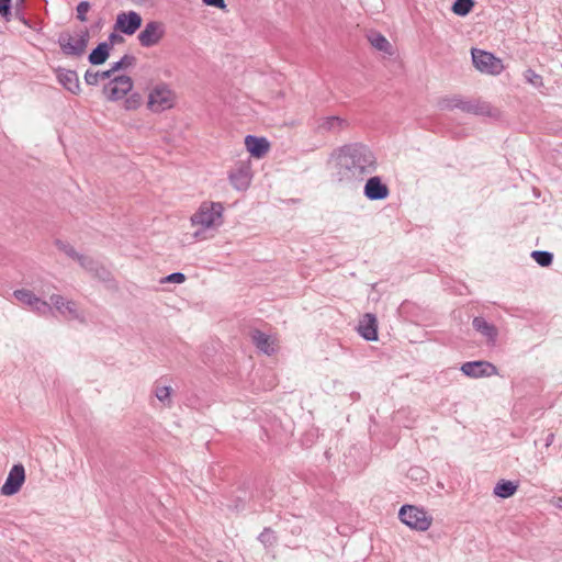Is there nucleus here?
Instances as JSON below:
<instances>
[{
  "instance_id": "obj_1",
  "label": "nucleus",
  "mask_w": 562,
  "mask_h": 562,
  "mask_svg": "<svg viewBox=\"0 0 562 562\" xmlns=\"http://www.w3.org/2000/svg\"><path fill=\"white\" fill-rule=\"evenodd\" d=\"M224 206L220 202L204 201L190 217L196 240L207 238L209 231H215L223 224Z\"/></svg>"
},
{
  "instance_id": "obj_2",
  "label": "nucleus",
  "mask_w": 562,
  "mask_h": 562,
  "mask_svg": "<svg viewBox=\"0 0 562 562\" xmlns=\"http://www.w3.org/2000/svg\"><path fill=\"white\" fill-rule=\"evenodd\" d=\"M177 103V94L165 82L154 85L147 95V108L155 113L172 109Z\"/></svg>"
},
{
  "instance_id": "obj_3",
  "label": "nucleus",
  "mask_w": 562,
  "mask_h": 562,
  "mask_svg": "<svg viewBox=\"0 0 562 562\" xmlns=\"http://www.w3.org/2000/svg\"><path fill=\"white\" fill-rule=\"evenodd\" d=\"M400 520L411 529L426 531L432 524V517L423 508L404 505L398 512Z\"/></svg>"
},
{
  "instance_id": "obj_4",
  "label": "nucleus",
  "mask_w": 562,
  "mask_h": 562,
  "mask_svg": "<svg viewBox=\"0 0 562 562\" xmlns=\"http://www.w3.org/2000/svg\"><path fill=\"white\" fill-rule=\"evenodd\" d=\"M88 40V31L80 30L61 34L58 38V43L64 54L68 56H81L86 52Z\"/></svg>"
},
{
  "instance_id": "obj_5",
  "label": "nucleus",
  "mask_w": 562,
  "mask_h": 562,
  "mask_svg": "<svg viewBox=\"0 0 562 562\" xmlns=\"http://www.w3.org/2000/svg\"><path fill=\"white\" fill-rule=\"evenodd\" d=\"M471 54L473 64L479 71L496 76L504 70L502 59L497 58L492 53L473 48Z\"/></svg>"
},
{
  "instance_id": "obj_6",
  "label": "nucleus",
  "mask_w": 562,
  "mask_h": 562,
  "mask_svg": "<svg viewBox=\"0 0 562 562\" xmlns=\"http://www.w3.org/2000/svg\"><path fill=\"white\" fill-rule=\"evenodd\" d=\"M251 179L252 170L249 159L237 160L228 170V180L236 190H246L250 186Z\"/></svg>"
},
{
  "instance_id": "obj_7",
  "label": "nucleus",
  "mask_w": 562,
  "mask_h": 562,
  "mask_svg": "<svg viewBox=\"0 0 562 562\" xmlns=\"http://www.w3.org/2000/svg\"><path fill=\"white\" fill-rule=\"evenodd\" d=\"M133 89V80L125 75L114 76L103 88V93L110 101L123 99Z\"/></svg>"
},
{
  "instance_id": "obj_8",
  "label": "nucleus",
  "mask_w": 562,
  "mask_h": 562,
  "mask_svg": "<svg viewBox=\"0 0 562 562\" xmlns=\"http://www.w3.org/2000/svg\"><path fill=\"white\" fill-rule=\"evenodd\" d=\"M25 482V470L22 464H15L9 472V475L1 486V494L12 496L16 494Z\"/></svg>"
},
{
  "instance_id": "obj_9",
  "label": "nucleus",
  "mask_w": 562,
  "mask_h": 562,
  "mask_svg": "<svg viewBox=\"0 0 562 562\" xmlns=\"http://www.w3.org/2000/svg\"><path fill=\"white\" fill-rule=\"evenodd\" d=\"M142 16L135 12H121L116 16L114 30L127 35H133L142 25Z\"/></svg>"
},
{
  "instance_id": "obj_10",
  "label": "nucleus",
  "mask_w": 562,
  "mask_h": 562,
  "mask_svg": "<svg viewBox=\"0 0 562 562\" xmlns=\"http://www.w3.org/2000/svg\"><path fill=\"white\" fill-rule=\"evenodd\" d=\"M252 344L267 356H272L279 350V339L276 336L265 334L259 329L250 331Z\"/></svg>"
},
{
  "instance_id": "obj_11",
  "label": "nucleus",
  "mask_w": 562,
  "mask_h": 562,
  "mask_svg": "<svg viewBox=\"0 0 562 562\" xmlns=\"http://www.w3.org/2000/svg\"><path fill=\"white\" fill-rule=\"evenodd\" d=\"M461 371L470 378L492 376L497 374L495 366L487 361L465 362L461 367Z\"/></svg>"
},
{
  "instance_id": "obj_12",
  "label": "nucleus",
  "mask_w": 562,
  "mask_h": 562,
  "mask_svg": "<svg viewBox=\"0 0 562 562\" xmlns=\"http://www.w3.org/2000/svg\"><path fill=\"white\" fill-rule=\"evenodd\" d=\"M245 148L255 159L263 158L271 148L270 142L266 137L247 135L244 139Z\"/></svg>"
},
{
  "instance_id": "obj_13",
  "label": "nucleus",
  "mask_w": 562,
  "mask_h": 562,
  "mask_svg": "<svg viewBox=\"0 0 562 562\" xmlns=\"http://www.w3.org/2000/svg\"><path fill=\"white\" fill-rule=\"evenodd\" d=\"M164 30L162 25L159 22H149L146 24L145 29L138 34L139 43L149 47L156 45L162 37Z\"/></svg>"
},
{
  "instance_id": "obj_14",
  "label": "nucleus",
  "mask_w": 562,
  "mask_h": 562,
  "mask_svg": "<svg viewBox=\"0 0 562 562\" xmlns=\"http://www.w3.org/2000/svg\"><path fill=\"white\" fill-rule=\"evenodd\" d=\"M390 191L379 177L370 178L364 186V194L370 200H383Z\"/></svg>"
},
{
  "instance_id": "obj_15",
  "label": "nucleus",
  "mask_w": 562,
  "mask_h": 562,
  "mask_svg": "<svg viewBox=\"0 0 562 562\" xmlns=\"http://www.w3.org/2000/svg\"><path fill=\"white\" fill-rule=\"evenodd\" d=\"M13 295L18 301L33 307L37 312L44 313L48 308V304L45 301L40 300L30 290H15Z\"/></svg>"
},
{
  "instance_id": "obj_16",
  "label": "nucleus",
  "mask_w": 562,
  "mask_h": 562,
  "mask_svg": "<svg viewBox=\"0 0 562 562\" xmlns=\"http://www.w3.org/2000/svg\"><path fill=\"white\" fill-rule=\"evenodd\" d=\"M358 330L360 335L367 340L378 339V323L372 314H364L359 323Z\"/></svg>"
},
{
  "instance_id": "obj_17",
  "label": "nucleus",
  "mask_w": 562,
  "mask_h": 562,
  "mask_svg": "<svg viewBox=\"0 0 562 562\" xmlns=\"http://www.w3.org/2000/svg\"><path fill=\"white\" fill-rule=\"evenodd\" d=\"M57 79L60 85L68 91L74 94L79 93L80 91V82L79 78L74 70L68 69H58L57 70Z\"/></svg>"
},
{
  "instance_id": "obj_18",
  "label": "nucleus",
  "mask_w": 562,
  "mask_h": 562,
  "mask_svg": "<svg viewBox=\"0 0 562 562\" xmlns=\"http://www.w3.org/2000/svg\"><path fill=\"white\" fill-rule=\"evenodd\" d=\"M50 303L59 311L64 316L78 317V308L75 302L67 301L60 295H52Z\"/></svg>"
},
{
  "instance_id": "obj_19",
  "label": "nucleus",
  "mask_w": 562,
  "mask_h": 562,
  "mask_svg": "<svg viewBox=\"0 0 562 562\" xmlns=\"http://www.w3.org/2000/svg\"><path fill=\"white\" fill-rule=\"evenodd\" d=\"M368 41L378 50L383 52L387 55H393L394 49L389 40L381 33L374 32L368 35Z\"/></svg>"
},
{
  "instance_id": "obj_20",
  "label": "nucleus",
  "mask_w": 562,
  "mask_h": 562,
  "mask_svg": "<svg viewBox=\"0 0 562 562\" xmlns=\"http://www.w3.org/2000/svg\"><path fill=\"white\" fill-rule=\"evenodd\" d=\"M109 57V45L106 43H101L94 48L89 55V61L92 65H101Z\"/></svg>"
},
{
  "instance_id": "obj_21",
  "label": "nucleus",
  "mask_w": 562,
  "mask_h": 562,
  "mask_svg": "<svg viewBox=\"0 0 562 562\" xmlns=\"http://www.w3.org/2000/svg\"><path fill=\"white\" fill-rule=\"evenodd\" d=\"M517 491V485L510 481H501L494 488V494L502 498H507L514 495Z\"/></svg>"
},
{
  "instance_id": "obj_22",
  "label": "nucleus",
  "mask_w": 562,
  "mask_h": 562,
  "mask_svg": "<svg viewBox=\"0 0 562 562\" xmlns=\"http://www.w3.org/2000/svg\"><path fill=\"white\" fill-rule=\"evenodd\" d=\"M473 326L488 339H493L496 336V329L481 317H475L473 319Z\"/></svg>"
},
{
  "instance_id": "obj_23",
  "label": "nucleus",
  "mask_w": 562,
  "mask_h": 562,
  "mask_svg": "<svg viewBox=\"0 0 562 562\" xmlns=\"http://www.w3.org/2000/svg\"><path fill=\"white\" fill-rule=\"evenodd\" d=\"M112 77V74L110 70L106 71H90L88 70L85 75V80L88 85L94 86L98 85L100 81L110 79Z\"/></svg>"
},
{
  "instance_id": "obj_24",
  "label": "nucleus",
  "mask_w": 562,
  "mask_h": 562,
  "mask_svg": "<svg viewBox=\"0 0 562 562\" xmlns=\"http://www.w3.org/2000/svg\"><path fill=\"white\" fill-rule=\"evenodd\" d=\"M473 5V0H457L452 5V12L457 15L464 16L472 10Z\"/></svg>"
},
{
  "instance_id": "obj_25",
  "label": "nucleus",
  "mask_w": 562,
  "mask_h": 562,
  "mask_svg": "<svg viewBox=\"0 0 562 562\" xmlns=\"http://www.w3.org/2000/svg\"><path fill=\"white\" fill-rule=\"evenodd\" d=\"M135 58L133 56L125 55L120 61L113 64L110 71L112 76L120 69L127 68L134 64Z\"/></svg>"
},
{
  "instance_id": "obj_26",
  "label": "nucleus",
  "mask_w": 562,
  "mask_h": 562,
  "mask_svg": "<svg viewBox=\"0 0 562 562\" xmlns=\"http://www.w3.org/2000/svg\"><path fill=\"white\" fill-rule=\"evenodd\" d=\"M532 258L542 267H547L552 262V255L547 251H533Z\"/></svg>"
},
{
  "instance_id": "obj_27",
  "label": "nucleus",
  "mask_w": 562,
  "mask_h": 562,
  "mask_svg": "<svg viewBox=\"0 0 562 562\" xmlns=\"http://www.w3.org/2000/svg\"><path fill=\"white\" fill-rule=\"evenodd\" d=\"M140 105V95L134 93L125 99L124 108L126 110H136Z\"/></svg>"
},
{
  "instance_id": "obj_28",
  "label": "nucleus",
  "mask_w": 562,
  "mask_h": 562,
  "mask_svg": "<svg viewBox=\"0 0 562 562\" xmlns=\"http://www.w3.org/2000/svg\"><path fill=\"white\" fill-rule=\"evenodd\" d=\"M156 396L160 402L169 403L170 402V387L169 386H157L156 387Z\"/></svg>"
},
{
  "instance_id": "obj_29",
  "label": "nucleus",
  "mask_w": 562,
  "mask_h": 562,
  "mask_svg": "<svg viewBox=\"0 0 562 562\" xmlns=\"http://www.w3.org/2000/svg\"><path fill=\"white\" fill-rule=\"evenodd\" d=\"M90 9V4L87 1H82L77 7V18L85 22L87 20V13Z\"/></svg>"
},
{
  "instance_id": "obj_30",
  "label": "nucleus",
  "mask_w": 562,
  "mask_h": 562,
  "mask_svg": "<svg viewBox=\"0 0 562 562\" xmlns=\"http://www.w3.org/2000/svg\"><path fill=\"white\" fill-rule=\"evenodd\" d=\"M55 245L59 250L64 251L69 257H75L77 255L75 249L70 245L61 240H56Z\"/></svg>"
},
{
  "instance_id": "obj_31",
  "label": "nucleus",
  "mask_w": 562,
  "mask_h": 562,
  "mask_svg": "<svg viewBox=\"0 0 562 562\" xmlns=\"http://www.w3.org/2000/svg\"><path fill=\"white\" fill-rule=\"evenodd\" d=\"M184 281H186V276L181 272L171 273L162 280V282H173V283H183Z\"/></svg>"
},
{
  "instance_id": "obj_32",
  "label": "nucleus",
  "mask_w": 562,
  "mask_h": 562,
  "mask_svg": "<svg viewBox=\"0 0 562 562\" xmlns=\"http://www.w3.org/2000/svg\"><path fill=\"white\" fill-rule=\"evenodd\" d=\"M476 113L481 115L494 116L496 115V110L491 108L488 104L483 103L477 106Z\"/></svg>"
},
{
  "instance_id": "obj_33",
  "label": "nucleus",
  "mask_w": 562,
  "mask_h": 562,
  "mask_svg": "<svg viewBox=\"0 0 562 562\" xmlns=\"http://www.w3.org/2000/svg\"><path fill=\"white\" fill-rule=\"evenodd\" d=\"M11 0H0V14L8 18L10 14Z\"/></svg>"
},
{
  "instance_id": "obj_34",
  "label": "nucleus",
  "mask_w": 562,
  "mask_h": 562,
  "mask_svg": "<svg viewBox=\"0 0 562 562\" xmlns=\"http://www.w3.org/2000/svg\"><path fill=\"white\" fill-rule=\"evenodd\" d=\"M203 2L206 5L216 7V8H220V9H225V7H226L224 0H203Z\"/></svg>"
},
{
  "instance_id": "obj_35",
  "label": "nucleus",
  "mask_w": 562,
  "mask_h": 562,
  "mask_svg": "<svg viewBox=\"0 0 562 562\" xmlns=\"http://www.w3.org/2000/svg\"><path fill=\"white\" fill-rule=\"evenodd\" d=\"M557 506H558L560 509H562V498H561V497L558 499Z\"/></svg>"
},
{
  "instance_id": "obj_36",
  "label": "nucleus",
  "mask_w": 562,
  "mask_h": 562,
  "mask_svg": "<svg viewBox=\"0 0 562 562\" xmlns=\"http://www.w3.org/2000/svg\"><path fill=\"white\" fill-rule=\"evenodd\" d=\"M528 74H529L530 76H533L535 78H539V76H538V75H536L532 70H528Z\"/></svg>"
},
{
  "instance_id": "obj_37",
  "label": "nucleus",
  "mask_w": 562,
  "mask_h": 562,
  "mask_svg": "<svg viewBox=\"0 0 562 562\" xmlns=\"http://www.w3.org/2000/svg\"><path fill=\"white\" fill-rule=\"evenodd\" d=\"M528 79H529L531 82H533V80H532V79H533V76L528 77Z\"/></svg>"
}]
</instances>
